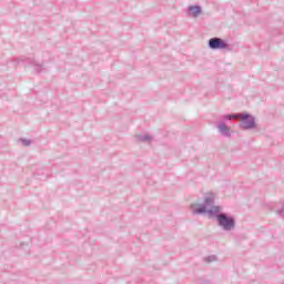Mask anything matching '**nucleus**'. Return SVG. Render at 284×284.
<instances>
[{"label":"nucleus","instance_id":"1","mask_svg":"<svg viewBox=\"0 0 284 284\" xmlns=\"http://www.w3.org/2000/svg\"><path fill=\"white\" fill-rule=\"evenodd\" d=\"M210 219H216L217 225L222 227L224 232H232L236 230V220L234 216L223 212V206H215L207 211Z\"/></svg>","mask_w":284,"mask_h":284},{"label":"nucleus","instance_id":"2","mask_svg":"<svg viewBox=\"0 0 284 284\" xmlns=\"http://www.w3.org/2000/svg\"><path fill=\"white\" fill-rule=\"evenodd\" d=\"M214 207H221L214 205V195H206L204 197L203 204H191L192 214H207L210 210H214Z\"/></svg>","mask_w":284,"mask_h":284},{"label":"nucleus","instance_id":"3","mask_svg":"<svg viewBox=\"0 0 284 284\" xmlns=\"http://www.w3.org/2000/svg\"><path fill=\"white\" fill-rule=\"evenodd\" d=\"M239 121L241 130H254L256 128V118L250 113H240Z\"/></svg>","mask_w":284,"mask_h":284},{"label":"nucleus","instance_id":"4","mask_svg":"<svg viewBox=\"0 0 284 284\" xmlns=\"http://www.w3.org/2000/svg\"><path fill=\"white\" fill-rule=\"evenodd\" d=\"M207 47L210 50H230V44L225 40L216 37L209 40Z\"/></svg>","mask_w":284,"mask_h":284},{"label":"nucleus","instance_id":"5","mask_svg":"<svg viewBox=\"0 0 284 284\" xmlns=\"http://www.w3.org/2000/svg\"><path fill=\"white\" fill-rule=\"evenodd\" d=\"M187 14H189V17H192L193 19H199V17H201V14H203V8L199 4L189 6Z\"/></svg>","mask_w":284,"mask_h":284},{"label":"nucleus","instance_id":"6","mask_svg":"<svg viewBox=\"0 0 284 284\" xmlns=\"http://www.w3.org/2000/svg\"><path fill=\"white\" fill-rule=\"evenodd\" d=\"M217 130L222 136H226V139H230L232 136V132L230 131V126L225 124V122H220L217 124Z\"/></svg>","mask_w":284,"mask_h":284},{"label":"nucleus","instance_id":"7","mask_svg":"<svg viewBox=\"0 0 284 284\" xmlns=\"http://www.w3.org/2000/svg\"><path fill=\"white\" fill-rule=\"evenodd\" d=\"M135 139L141 143H148V141H152V136L150 134H138Z\"/></svg>","mask_w":284,"mask_h":284},{"label":"nucleus","instance_id":"8","mask_svg":"<svg viewBox=\"0 0 284 284\" xmlns=\"http://www.w3.org/2000/svg\"><path fill=\"white\" fill-rule=\"evenodd\" d=\"M32 63H33L34 70H36V72H38V74H40V72H43V70H45L43 64L38 63L37 61H33Z\"/></svg>","mask_w":284,"mask_h":284},{"label":"nucleus","instance_id":"9","mask_svg":"<svg viewBox=\"0 0 284 284\" xmlns=\"http://www.w3.org/2000/svg\"><path fill=\"white\" fill-rule=\"evenodd\" d=\"M241 116V113H233V114H225L223 115V119L226 121H232V119H239Z\"/></svg>","mask_w":284,"mask_h":284},{"label":"nucleus","instance_id":"10","mask_svg":"<svg viewBox=\"0 0 284 284\" xmlns=\"http://www.w3.org/2000/svg\"><path fill=\"white\" fill-rule=\"evenodd\" d=\"M20 141H21L22 145H24V148L32 145V140L21 139Z\"/></svg>","mask_w":284,"mask_h":284},{"label":"nucleus","instance_id":"11","mask_svg":"<svg viewBox=\"0 0 284 284\" xmlns=\"http://www.w3.org/2000/svg\"><path fill=\"white\" fill-rule=\"evenodd\" d=\"M204 261H206V263H214V261H216V255H210L205 257Z\"/></svg>","mask_w":284,"mask_h":284}]
</instances>
